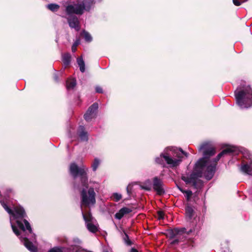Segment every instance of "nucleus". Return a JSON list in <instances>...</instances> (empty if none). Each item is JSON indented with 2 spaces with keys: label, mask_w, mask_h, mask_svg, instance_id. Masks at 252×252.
Segmentation results:
<instances>
[{
  "label": "nucleus",
  "mask_w": 252,
  "mask_h": 252,
  "mask_svg": "<svg viewBox=\"0 0 252 252\" xmlns=\"http://www.w3.org/2000/svg\"><path fill=\"white\" fill-rule=\"evenodd\" d=\"M76 85V81L74 79H68L67 80L66 82V89L69 90H71L74 89V88Z\"/></svg>",
  "instance_id": "a211bd4d"
},
{
  "label": "nucleus",
  "mask_w": 252,
  "mask_h": 252,
  "mask_svg": "<svg viewBox=\"0 0 252 252\" xmlns=\"http://www.w3.org/2000/svg\"><path fill=\"white\" fill-rule=\"evenodd\" d=\"M199 152L203 151V157L198 159L196 162L193 172L189 176H182L181 179L186 184H191L194 188H197L202 182L200 178L204 176L206 179H212L216 171L217 162L220 159L231 154L237 153V148L229 146L223 150L212 162L208 158L215 154V149L209 142H205L199 147Z\"/></svg>",
  "instance_id": "f257e3e1"
},
{
  "label": "nucleus",
  "mask_w": 252,
  "mask_h": 252,
  "mask_svg": "<svg viewBox=\"0 0 252 252\" xmlns=\"http://www.w3.org/2000/svg\"><path fill=\"white\" fill-rule=\"evenodd\" d=\"M72 51H73V52H75V51H76V48H72Z\"/></svg>",
  "instance_id": "4c0bfd02"
},
{
  "label": "nucleus",
  "mask_w": 252,
  "mask_h": 252,
  "mask_svg": "<svg viewBox=\"0 0 252 252\" xmlns=\"http://www.w3.org/2000/svg\"><path fill=\"white\" fill-rule=\"evenodd\" d=\"M236 102L241 109L252 106V89L249 86L238 88L234 92Z\"/></svg>",
  "instance_id": "39448f33"
},
{
  "label": "nucleus",
  "mask_w": 252,
  "mask_h": 252,
  "mask_svg": "<svg viewBox=\"0 0 252 252\" xmlns=\"http://www.w3.org/2000/svg\"><path fill=\"white\" fill-rule=\"evenodd\" d=\"M241 170L247 174L252 175V161L250 164H244L241 166Z\"/></svg>",
  "instance_id": "dca6fc26"
},
{
  "label": "nucleus",
  "mask_w": 252,
  "mask_h": 252,
  "mask_svg": "<svg viewBox=\"0 0 252 252\" xmlns=\"http://www.w3.org/2000/svg\"><path fill=\"white\" fill-rule=\"evenodd\" d=\"M95 3H99L100 2H101L102 1V0H95Z\"/></svg>",
  "instance_id": "e433bc0d"
},
{
  "label": "nucleus",
  "mask_w": 252,
  "mask_h": 252,
  "mask_svg": "<svg viewBox=\"0 0 252 252\" xmlns=\"http://www.w3.org/2000/svg\"><path fill=\"white\" fill-rule=\"evenodd\" d=\"M145 185L143 187V189L147 190H150L151 189V181L150 180H147L145 181Z\"/></svg>",
  "instance_id": "bb28decb"
},
{
  "label": "nucleus",
  "mask_w": 252,
  "mask_h": 252,
  "mask_svg": "<svg viewBox=\"0 0 252 252\" xmlns=\"http://www.w3.org/2000/svg\"><path fill=\"white\" fill-rule=\"evenodd\" d=\"M186 230L185 228L169 230L167 233V236L171 240L170 242V244L171 245H176L184 241L185 239V233Z\"/></svg>",
  "instance_id": "423d86ee"
},
{
  "label": "nucleus",
  "mask_w": 252,
  "mask_h": 252,
  "mask_svg": "<svg viewBox=\"0 0 252 252\" xmlns=\"http://www.w3.org/2000/svg\"><path fill=\"white\" fill-rule=\"evenodd\" d=\"M80 34L81 36L84 39L85 41L87 42H90L93 40V38L91 34L85 30L83 31Z\"/></svg>",
  "instance_id": "6ab92c4d"
},
{
  "label": "nucleus",
  "mask_w": 252,
  "mask_h": 252,
  "mask_svg": "<svg viewBox=\"0 0 252 252\" xmlns=\"http://www.w3.org/2000/svg\"><path fill=\"white\" fill-rule=\"evenodd\" d=\"M71 57L68 53L62 54V61L64 67L69 65L71 62Z\"/></svg>",
  "instance_id": "2eb2a0df"
},
{
  "label": "nucleus",
  "mask_w": 252,
  "mask_h": 252,
  "mask_svg": "<svg viewBox=\"0 0 252 252\" xmlns=\"http://www.w3.org/2000/svg\"><path fill=\"white\" fill-rule=\"evenodd\" d=\"M80 39L79 38H77L73 43L72 47H76L77 46L80 44Z\"/></svg>",
  "instance_id": "c756f323"
},
{
  "label": "nucleus",
  "mask_w": 252,
  "mask_h": 252,
  "mask_svg": "<svg viewBox=\"0 0 252 252\" xmlns=\"http://www.w3.org/2000/svg\"><path fill=\"white\" fill-rule=\"evenodd\" d=\"M200 224H197L195 225V227L190 229L189 230L187 231V233L188 234L191 233H193V234H197L200 229Z\"/></svg>",
  "instance_id": "b1692460"
},
{
  "label": "nucleus",
  "mask_w": 252,
  "mask_h": 252,
  "mask_svg": "<svg viewBox=\"0 0 252 252\" xmlns=\"http://www.w3.org/2000/svg\"><path fill=\"white\" fill-rule=\"evenodd\" d=\"M65 12L68 15L70 16L73 14L81 15L84 13L79 1L77 3L67 5L65 7Z\"/></svg>",
  "instance_id": "6e6552de"
},
{
  "label": "nucleus",
  "mask_w": 252,
  "mask_h": 252,
  "mask_svg": "<svg viewBox=\"0 0 252 252\" xmlns=\"http://www.w3.org/2000/svg\"><path fill=\"white\" fill-rule=\"evenodd\" d=\"M223 252H225V251H224Z\"/></svg>",
  "instance_id": "58836bf2"
},
{
  "label": "nucleus",
  "mask_w": 252,
  "mask_h": 252,
  "mask_svg": "<svg viewBox=\"0 0 252 252\" xmlns=\"http://www.w3.org/2000/svg\"><path fill=\"white\" fill-rule=\"evenodd\" d=\"M78 135L82 141H87L88 140V133L85 131L84 126H80L78 128Z\"/></svg>",
  "instance_id": "4468645a"
},
{
  "label": "nucleus",
  "mask_w": 252,
  "mask_h": 252,
  "mask_svg": "<svg viewBox=\"0 0 252 252\" xmlns=\"http://www.w3.org/2000/svg\"><path fill=\"white\" fill-rule=\"evenodd\" d=\"M129 252H138L136 249L132 248L131 249Z\"/></svg>",
  "instance_id": "72a5a7b5"
},
{
  "label": "nucleus",
  "mask_w": 252,
  "mask_h": 252,
  "mask_svg": "<svg viewBox=\"0 0 252 252\" xmlns=\"http://www.w3.org/2000/svg\"><path fill=\"white\" fill-rule=\"evenodd\" d=\"M82 7L83 13L85 11L89 12L91 9H93L95 4V0H83L81 2H79Z\"/></svg>",
  "instance_id": "f8f14e48"
},
{
  "label": "nucleus",
  "mask_w": 252,
  "mask_h": 252,
  "mask_svg": "<svg viewBox=\"0 0 252 252\" xmlns=\"http://www.w3.org/2000/svg\"><path fill=\"white\" fill-rule=\"evenodd\" d=\"M88 168L84 164L80 166L75 162L71 163L69 167L70 174L75 180L79 177V183L75 182L73 184L74 189L80 190L81 198V207L83 206L90 207L94 206L96 202L95 193L94 189L92 187L88 189Z\"/></svg>",
  "instance_id": "7ed1b4c3"
},
{
  "label": "nucleus",
  "mask_w": 252,
  "mask_h": 252,
  "mask_svg": "<svg viewBox=\"0 0 252 252\" xmlns=\"http://www.w3.org/2000/svg\"><path fill=\"white\" fill-rule=\"evenodd\" d=\"M158 220H163L164 219V213L160 211L158 212Z\"/></svg>",
  "instance_id": "c85d7f7f"
},
{
  "label": "nucleus",
  "mask_w": 252,
  "mask_h": 252,
  "mask_svg": "<svg viewBox=\"0 0 252 252\" xmlns=\"http://www.w3.org/2000/svg\"><path fill=\"white\" fill-rule=\"evenodd\" d=\"M54 79L55 81H56V82H58L59 81V78H58V75L57 74H55L54 75Z\"/></svg>",
  "instance_id": "473e14b6"
},
{
  "label": "nucleus",
  "mask_w": 252,
  "mask_h": 252,
  "mask_svg": "<svg viewBox=\"0 0 252 252\" xmlns=\"http://www.w3.org/2000/svg\"><path fill=\"white\" fill-rule=\"evenodd\" d=\"M95 92L97 93H103V90L101 88V87L99 86H97L95 88Z\"/></svg>",
  "instance_id": "7c9ffc66"
},
{
  "label": "nucleus",
  "mask_w": 252,
  "mask_h": 252,
  "mask_svg": "<svg viewBox=\"0 0 252 252\" xmlns=\"http://www.w3.org/2000/svg\"><path fill=\"white\" fill-rule=\"evenodd\" d=\"M184 193L185 194V197L187 201H189L190 200V197L192 194V192L190 190H185Z\"/></svg>",
  "instance_id": "cd10ccee"
},
{
  "label": "nucleus",
  "mask_w": 252,
  "mask_h": 252,
  "mask_svg": "<svg viewBox=\"0 0 252 252\" xmlns=\"http://www.w3.org/2000/svg\"><path fill=\"white\" fill-rule=\"evenodd\" d=\"M131 187L130 185H128L126 188L127 193L128 194L131 193Z\"/></svg>",
  "instance_id": "2f4dec72"
},
{
  "label": "nucleus",
  "mask_w": 252,
  "mask_h": 252,
  "mask_svg": "<svg viewBox=\"0 0 252 252\" xmlns=\"http://www.w3.org/2000/svg\"><path fill=\"white\" fill-rule=\"evenodd\" d=\"M179 189L183 193L184 192L185 190L181 188L178 187Z\"/></svg>",
  "instance_id": "f704fd0d"
},
{
  "label": "nucleus",
  "mask_w": 252,
  "mask_h": 252,
  "mask_svg": "<svg viewBox=\"0 0 252 252\" xmlns=\"http://www.w3.org/2000/svg\"><path fill=\"white\" fill-rule=\"evenodd\" d=\"M77 63L80 71L82 73L84 72L85 71V64L82 56L77 59Z\"/></svg>",
  "instance_id": "f3484780"
},
{
  "label": "nucleus",
  "mask_w": 252,
  "mask_h": 252,
  "mask_svg": "<svg viewBox=\"0 0 252 252\" xmlns=\"http://www.w3.org/2000/svg\"><path fill=\"white\" fill-rule=\"evenodd\" d=\"M122 237L124 242L126 245L128 246H130L132 245V243L131 241L129 239L128 235L124 231L122 234Z\"/></svg>",
  "instance_id": "4be33fe9"
},
{
  "label": "nucleus",
  "mask_w": 252,
  "mask_h": 252,
  "mask_svg": "<svg viewBox=\"0 0 252 252\" xmlns=\"http://www.w3.org/2000/svg\"><path fill=\"white\" fill-rule=\"evenodd\" d=\"M7 190L8 193H11V192H13V190L12 189H9Z\"/></svg>",
  "instance_id": "c9c22d12"
},
{
  "label": "nucleus",
  "mask_w": 252,
  "mask_h": 252,
  "mask_svg": "<svg viewBox=\"0 0 252 252\" xmlns=\"http://www.w3.org/2000/svg\"><path fill=\"white\" fill-rule=\"evenodd\" d=\"M98 108V105L97 103H94L91 105L84 114V117L85 120L89 122L92 119L95 118Z\"/></svg>",
  "instance_id": "1a4fd4ad"
},
{
  "label": "nucleus",
  "mask_w": 252,
  "mask_h": 252,
  "mask_svg": "<svg viewBox=\"0 0 252 252\" xmlns=\"http://www.w3.org/2000/svg\"><path fill=\"white\" fill-rule=\"evenodd\" d=\"M69 16L67 20L69 27L72 29H74L76 31H79L80 29V26L78 18L74 15Z\"/></svg>",
  "instance_id": "9b49d317"
},
{
  "label": "nucleus",
  "mask_w": 252,
  "mask_h": 252,
  "mask_svg": "<svg viewBox=\"0 0 252 252\" xmlns=\"http://www.w3.org/2000/svg\"><path fill=\"white\" fill-rule=\"evenodd\" d=\"M132 212V209L127 207L121 208L118 212L116 213L115 217L116 219L121 220L125 215L128 214Z\"/></svg>",
  "instance_id": "ddd939ff"
},
{
  "label": "nucleus",
  "mask_w": 252,
  "mask_h": 252,
  "mask_svg": "<svg viewBox=\"0 0 252 252\" xmlns=\"http://www.w3.org/2000/svg\"><path fill=\"white\" fill-rule=\"evenodd\" d=\"M0 203L4 210L11 216V225L14 233L17 236L21 235L20 238L28 250L31 252H36V247L28 238L30 235L32 237L30 238L31 240L33 241L35 239V235L32 233L30 223L28 220L24 219L26 214L23 208L20 206L15 207L13 210L3 201H1Z\"/></svg>",
  "instance_id": "f03ea898"
},
{
  "label": "nucleus",
  "mask_w": 252,
  "mask_h": 252,
  "mask_svg": "<svg viewBox=\"0 0 252 252\" xmlns=\"http://www.w3.org/2000/svg\"><path fill=\"white\" fill-rule=\"evenodd\" d=\"M46 7L51 11L55 12L59 10L60 6L56 3H50L46 5Z\"/></svg>",
  "instance_id": "5701e85b"
},
{
  "label": "nucleus",
  "mask_w": 252,
  "mask_h": 252,
  "mask_svg": "<svg viewBox=\"0 0 252 252\" xmlns=\"http://www.w3.org/2000/svg\"><path fill=\"white\" fill-rule=\"evenodd\" d=\"M185 210L186 217L188 219H191L193 216L194 212L193 208L191 206L187 205L185 208Z\"/></svg>",
  "instance_id": "412c9836"
},
{
  "label": "nucleus",
  "mask_w": 252,
  "mask_h": 252,
  "mask_svg": "<svg viewBox=\"0 0 252 252\" xmlns=\"http://www.w3.org/2000/svg\"><path fill=\"white\" fill-rule=\"evenodd\" d=\"M122 194L117 192L113 193L111 196V198H112L116 202H118L120 201L122 199Z\"/></svg>",
  "instance_id": "a878e982"
},
{
  "label": "nucleus",
  "mask_w": 252,
  "mask_h": 252,
  "mask_svg": "<svg viewBox=\"0 0 252 252\" xmlns=\"http://www.w3.org/2000/svg\"><path fill=\"white\" fill-rule=\"evenodd\" d=\"M81 211L88 230L92 233L97 232L98 231V224L96 220L92 216L90 212L85 214L82 210Z\"/></svg>",
  "instance_id": "0eeeda50"
},
{
  "label": "nucleus",
  "mask_w": 252,
  "mask_h": 252,
  "mask_svg": "<svg viewBox=\"0 0 252 252\" xmlns=\"http://www.w3.org/2000/svg\"><path fill=\"white\" fill-rule=\"evenodd\" d=\"M189 154L181 148L167 147L158 157L155 158V162L163 167L165 163L170 168H176L183 161L184 157L188 158Z\"/></svg>",
  "instance_id": "20e7f679"
},
{
  "label": "nucleus",
  "mask_w": 252,
  "mask_h": 252,
  "mask_svg": "<svg viewBox=\"0 0 252 252\" xmlns=\"http://www.w3.org/2000/svg\"><path fill=\"white\" fill-rule=\"evenodd\" d=\"M100 162L101 161L98 158H94V160L91 164V168L94 172L96 171L98 167L100 164Z\"/></svg>",
  "instance_id": "aec40b11"
},
{
  "label": "nucleus",
  "mask_w": 252,
  "mask_h": 252,
  "mask_svg": "<svg viewBox=\"0 0 252 252\" xmlns=\"http://www.w3.org/2000/svg\"><path fill=\"white\" fill-rule=\"evenodd\" d=\"M67 250V249H66L65 248L57 247L50 249L48 252H66V251Z\"/></svg>",
  "instance_id": "393cba45"
},
{
  "label": "nucleus",
  "mask_w": 252,
  "mask_h": 252,
  "mask_svg": "<svg viewBox=\"0 0 252 252\" xmlns=\"http://www.w3.org/2000/svg\"><path fill=\"white\" fill-rule=\"evenodd\" d=\"M162 179L156 176L153 179V188L158 194L161 195L165 192Z\"/></svg>",
  "instance_id": "9d476101"
}]
</instances>
